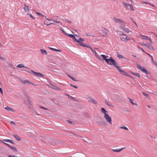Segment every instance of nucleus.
<instances>
[{"instance_id": "nucleus-59", "label": "nucleus", "mask_w": 157, "mask_h": 157, "mask_svg": "<svg viewBox=\"0 0 157 157\" xmlns=\"http://www.w3.org/2000/svg\"><path fill=\"white\" fill-rule=\"evenodd\" d=\"M132 56L133 57H135V58H136V56L134 55H132Z\"/></svg>"}, {"instance_id": "nucleus-5", "label": "nucleus", "mask_w": 157, "mask_h": 157, "mask_svg": "<svg viewBox=\"0 0 157 157\" xmlns=\"http://www.w3.org/2000/svg\"><path fill=\"white\" fill-rule=\"evenodd\" d=\"M109 65H113L114 67L117 64V63L116 62L115 60H114L112 57H109Z\"/></svg>"}, {"instance_id": "nucleus-63", "label": "nucleus", "mask_w": 157, "mask_h": 157, "mask_svg": "<svg viewBox=\"0 0 157 157\" xmlns=\"http://www.w3.org/2000/svg\"><path fill=\"white\" fill-rule=\"evenodd\" d=\"M147 107H148L149 108H150V106L149 105H147Z\"/></svg>"}, {"instance_id": "nucleus-40", "label": "nucleus", "mask_w": 157, "mask_h": 157, "mask_svg": "<svg viewBox=\"0 0 157 157\" xmlns=\"http://www.w3.org/2000/svg\"><path fill=\"white\" fill-rule=\"evenodd\" d=\"M36 13L38 15H40V16L41 17H44V15L43 14L39 13V12H36Z\"/></svg>"}, {"instance_id": "nucleus-41", "label": "nucleus", "mask_w": 157, "mask_h": 157, "mask_svg": "<svg viewBox=\"0 0 157 157\" xmlns=\"http://www.w3.org/2000/svg\"><path fill=\"white\" fill-rule=\"evenodd\" d=\"M105 61L106 62L107 64H109V58L108 59H106L105 60Z\"/></svg>"}, {"instance_id": "nucleus-28", "label": "nucleus", "mask_w": 157, "mask_h": 157, "mask_svg": "<svg viewBox=\"0 0 157 157\" xmlns=\"http://www.w3.org/2000/svg\"><path fill=\"white\" fill-rule=\"evenodd\" d=\"M68 76L71 78V79H72L73 81H77V80L75 78H73L72 77H71V76H70V75H68Z\"/></svg>"}, {"instance_id": "nucleus-39", "label": "nucleus", "mask_w": 157, "mask_h": 157, "mask_svg": "<svg viewBox=\"0 0 157 157\" xmlns=\"http://www.w3.org/2000/svg\"><path fill=\"white\" fill-rule=\"evenodd\" d=\"M129 6L130 7V9L131 10L134 11L133 6L132 5L130 4Z\"/></svg>"}, {"instance_id": "nucleus-38", "label": "nucleus", "mask_w": 157, "mask_h": 157, "mask_svg": "<svg viewBox=\"0 0 157 157\" xmlns=\"http://www.w3.org/2000/svg\"><path fill=\"white\" fill-rule=\"evenodd\" d=\"M27 15H29L31 18L34 19H35V18L33 17V16L32 15L29 14L28 13H27Z\"/></svg>"}, {"instance_id": "nucleus-21", "label": "nucleus", "mask_w": 157, "mask_h": 157, "mask_svg": "<svg viewBox=\"0 0 157 157\" xmlns=\"http://www.w3.org/2000/svg\"><path fill=\"white\" fill-rule=\"evenodd\" d=\"M5 109L8 111H11L12 112H13L14 110L13 109H12L8 106H6L5 108Z\"/></svg>"}, {"instance_id": "nucleus-6", "label": "nucleus", "mask_w": 157, "mask_h": 157, "mask_svg": "<svg viewBox=\"0 0 157 157\" xmlns=\"http://www.w3.org/2000/svg\"><path fill=\"white\" fill-rule=\"evenodd\" d=\"M114 21L116 23L120 24L121 23H124V21L119 18L114 17Z\"/></svg>"}, {"instance_id": "nucleus-43", "label": "nucleus", "mask_w": 157, "mask_h": 157, "mask_svg": "<svg viewBox=\"0 0 157 157\" xmlns=\"http://www.w3.org/2000/svg\"><path fill=\"white\" fill-rule=\"evenodd\" d=\"M70 85L71 86H72L75 88H78V86H74V85H72V84H70Z\"/></svg>"}, {"instance_id": "nucleus-7", "label": "nucleus", "mask_w": 157, "mask_h": 157, "mask_svg": "<svg viewBox=\"0 0 157 157\" xmlns=\"http://www.w3.org/2000/svg\"><path fill=\"white\" fill-rule=\"evenodd\" d=\"M30 71L32 72H33L34 74L36 76L40 78L43 77H44V75L40 73L36 72L31 70H30Z\"/></svg>"}, {"instance_id": "nucleus-14", "label": "nucleus", "mask_w": 157, "mask_h": 157, "mask_svg": "<svg viewBox=\"0 0 157 157\" xmlns=\"http://www.w3.org/2000/svg\"><path fill=\"white\" fill-rule=\"evenodd\" d=\"M21 80V82L23 83H24L25 84L26 83H29V84H32L35 86H36V85L35 84H34L33 83H30L28 80Z\"/></svg>"}, {"instance_id": "nucleus-55", "label": "nucleus", "mask_w": 157, "mask_h": 157, "mask_svg": "<svg viewBox=\"0 0 157 157\" xmlns=\"http://www.w3.org/2000/svg\"><path fill=\"white\" fill-rule=\"evenodd\" d=\"M142 3H143V4H147V3L146 2H142Z\"/></svg>"}, {"instance_id": "nucleus-3", "label": "nucleus", "mask_w": 157, "mask_h": 157, "mask_svg": "<svg viewBox=\"0 0 157 157\" xmlns=\"http://www.w3.org/2000/svg\"><path fill=\"white\" fill-rule=\"evenodd\" d=\"M137 67L138 69L140 70L142 72L145 73L146 75H147L148 74V71L143 67L141 66L139 64L137 65Z\"/></svg>"}, {"instance_id": "nucleus-53", "label": "nucleus", "mask_w": 157, "mask_h": 157, "mask_svg": "<svg viewBox=\"0 0 157 157\" xmlns=\"http://www.w3.org/2000/svg\"><path fill=\"white\" fill-rule=\"evenodd\" d=\"M44 17H45V19L46 20H48V21H50L49 19H48V18H47V17H46V16H44Z\"/></svg>"}, {"instance_id": "nucleus-15", "label": "nucleus", "mask_w": 157, "mask_h": 157, "mask_svg": "<svg viewBox=\"0 0 157 157\" xmlns=\"http://www.w3.org/2000/svg\"><path fill=\"white\" fill-rule=\"evenodd\" d=\"M140 37L141 39L145 40H147L148 39H149L147 36L145 35H141L140 36Z\"/></svg>"}, {"instance_id": "nucleus-45", "label": "nucleus", "mask_w": 157, "mask_h": 157, "mask_svg": "<svg viewBox=\"0 0 157 157\" xmlns=\"http://www.w3.org/2000/svg\"><path fill=\"white\" fill-rule=\"evenodd\" d=\"M8 64L10 66V67H13V65L11 63H8Z\"/></svg>"}, {"instance_id": "nucleus-16", "label": "nucleus", "mask_w": 157, "mask_h": 157, "mask_svg": "<svg viewBox=\"0 0 157 157\" xmlns=\"http://www.w3.org/2000/svg\"><path fill=\"white\" fill-rule=\"evenodd\" d=\"M122 30L126 33H128L130 32V30L128 28L125 27Z\"/></svg>"}, {"instance_id": "nucleus-33", "label": "nucleus", "mask_w": 157, "mask_h": 157, "mask_svg": "<svg viewBox=\"0 0 157 157\" xmlns=\"http://www.w3.org/2000/svg\"><path fill=\"white\" fill-rule=\"evenodd\" d=\"M105 103L106 105H108L109 106H111V107L113 106L112 104L109 103L107 101H105Z\"/></svg>"}, {"instance_id": "nucleus-42", "label": "nucleus", "mask_w": 157, "mask_h": 157, "mask_svg": "<svg viewBox=\"0 0 157 157\" xmlns=\"http://www.w3.org/2000/svg\"><path fill=\"white\" fill-rule=\"evenodd\" d=\"M44 24L46 25H55V23H51L49 24H45V23H44Z\"/></svg>"}, {"instance_id": "nucleus-22", "label": "nucleus", "mask_w": 157, "mask_h": 157, "mask_svg": "<svg viewBox=\"0 0 157 157\" xmlns=\"http://www.w3.org/2000/svg\"><path fill=\"white\" fill-rule=\"evenodd\" d=\"M3 141L5 143V142H7V143H10L12 144H14V143L13 142L12 140H10L8 139H4L3 140Z\"/></svg>"}, {"instance_id": "nucleus-2", "label": "nucleus", "mask_w": 157, "mask_h": 157, "mask_svg": "<svg viewBox=\"0 0 157 157\" xmlns=\"http://www.w3.org/2000/svg\"><path fill=\"white\" fill-rule=\"evenodd\" d=\"M119 35L121 36L120 38L121 40L123 42H126L128 40H131V39L125 34L124 33L119 34Z\"/></svg>"}, {"instance_id": "nucleus-50", "label": "nucleus", "mask_w": 157, "mask_h": 157, "mask_svg": "<svg viewBox=\"0 0 157 157\" xmlns=\"http://www.w3.org/2000/svg\"><path fill=\"white\" fill-rule=\"evenodd\" d=\"M0 92L2 94H3V91L2 89L0 87Z\"/></svg>"}, {"instance_id": "nucleus-56", "label": "nucleus", "mask_w": 157, "mask_h": 157, "mask_svg": "<svg viewBox=\"0 0 157 157\" xmlns=\"http://www.w3.org/2000/svg\"><path fill=\"white\" fill-rule=\"evenodd\" d=\"M148 40H149L151 43H152V42L151 39L149 38V39H148Z\"/></svg>"}, {"instance_id": "nucleus-36", "label": "nucleus", "mask_w": 157, "mask_h": 157, "mask_svg": "<svg viewBox=\"0 0 157 157\" xmlns=\"http://www.w3.org/2000/svg\"><path fill=\"white\" fill-rule=\"evenodd\" d=\"M133 75H136V76L138 77V78H140V75L138 73H132Z\"/></svg>"}, {"instance_id": "nucleus-29", "label": "nucleus", "mask_w": 157, "mask_h": 157, "mask_svg": "<svg viewBox=\"0 0 157 157\" xmlns=\"http://www.w3.org/2000/svg\"><path fill=\"white\" fill-rule=\"evenodd\" d=\"M128 99L132 105H137V104H136L133 102V100L132 99L129 98H128Z\"/></svg>"}, {"instance_id": "nucleus-10", "label": "nucleus", "mask_w": 157, "mask_h": 157, "mask_svg": "<svg viewBox=\"0 0 157 157\" xmlns=\"http://www.w3.org/2000/svg\"><path fill=\"white\" fill-rule=\"evenodd\" d=\"M88 101L89 102H92L94 104H97V102H96L94 100L91 98H87Z\"/></svg>"}, {"instance_id": "nucleus-25", "label": "nucleus", "mask_w": 157, "mask_h": 157, "mask_svg": "<svg viewBox=\"0 0 157 157\" xmlns=\"http://www.w3.org/2000/svg\"><path fill=\"white\" fill-rule=\"evenodd\" d=\"M48 48H49L50 49H51L52 50L56 51V52H61V50H60L57 49H56L55 48H51V47H49Z\"/></svg>"}, {"instance_id": "nucleus-37", "label": "nucleus", "mask_w": 157, "mask_h": 157, "mask_svg": "<svg viewBox=\"0 0 157 157\" xmlns=\"http://www.w3.org/2000/svg\"><path fill=\"white\" fill-rule=\"evenodd\" d=\"M84 47H87V48H90L91 50L92 51V52H93V50L92 48H91L90 47L89 45L85 44V46Z\"/></svg>"}, {"instance_id": "nucleus-30", "label": "nucleus", "mask_w": 157, "mask_h": 157, "mask_svg": "<svg viewBox=\"0 0 157 157\" xmlns=\"http://www.w3.org/2000/svg\"><path fill=\"white\" fill-rule=\"evenodd\" d=\"M120 128L121 129H122L126 130H128V129L127 127H126L125 126H123L120 127Z\"/></svg>"}, {"instance_id": "nucleus-34", "label": "nucleus", "mask_w": 157, "mask_h": 157, "mask_svg": "<svg viewBox=\"0 0 157 157\" xmlns=\"http://www.w3.org/2000/svg\"><path fill=\"white\" fill-rule=\"evenodd\" d=\"M72 38L76 42L78 43V42H79V39H78V40H77L76 38L75 37V36H74V37H72Z\"/></svg>"}, {"instance_id": "nucleus-54", "label": "nucleus", "mask_w": 157, "mask_h": 157, "mask_svg": "<svg viewBox=\"0 0 157 157\" xmlns=\"http://www.w3.org/2000/svg\"><path fill=\"white\" fill-rule=\"evenodd\" d=\"M8 157H15L14 155H9L8 156Z\"/></svg>"}, {"instance_id": "nucleus-58", "label": "nucleus", "mask_w": 157, "mask_h": 157, "mask_svg": "<svg viewBox=\"0 0 157 157\" xmlns=\"http://www.w3.org/2000/svg\"><path fill=\"white\" fill-rule=\"evenodd\" d=\"M152 63L155 65H156L157 66V64H156V62H155L154 61L153 62H152Z\"/></svg>"}, {"instance_id": "nucleus-49", "label": "nucleus", "mask_w": 157, "mask_h": 157, "mask_svg": "<svg viewBox=\"0 0 157 157\" xmlns=\"http://www.w3.org/2000/svg\"><path fill=\"white\" fill-rule=\"evenodd\" d=\"M10 124H13L14 125H15V122H14L13 121H11L10 122Z\"/></svg>"}, {"instance_id": "nucleus-8", "label": "nucleus", "mask_w": 157, "mask_h": 157, "mask_svg": "<svg viewBox=\"0 0 157 157\" xmlns=\"http://www.w3.org/2000/svg\"><path fill=\"white\" fill-rule=\"evenodd\" d=\"M3 144L6 145H7L8 147L10 148L13 151H14L16 152L17 151V150L15 147H13L12 146H10L9 144L3 142Z\"/></svg>"}, {"instance_id": "nucleus-61", "label": "nucleus", "mask_w": 157, "mask_h": 157, "mask_svg": "<svg viewBox=\"0 0 157 157\" xmlns=\"http://www.w3.org/2000/svg\"><path fill=\"white\" fill-rule=\"evenodd\" d=\"M147 55H148V56H150L151 55H150V54H148V53H146Z\"/></svg>"}, {"instance_id": "nucleus-24", "label": "nucleus", "mask_w": 157, "mask_h": 157, "mask_svg": "<svg viewBox=\"0 0 157 157\" xmlns=\"http://www.w3.org/2000/svg\"><path fill=\"white\" fill-rule=\"evenodd\" d=\"M13 136L18 141H20L21 140L20 138L17 135H14Z\"/></svg>"}, {"instance_id": "nucleus-35", "label": "nucleus", "mask_w": 157, "mask_h": 157, "mask_svg": "<svg viewBox=\"0 0 157 157\" xmlns=\"http://www.w3.org/2000/svg\"><path fill=\"white\" fill-rule=\"evenodd\" d=\"M72 38L76 42L78 43V42H79V39H78V40H77L76 38L75 37V36H74V37H72Z\"/></svg>"}, {"instance_id": "nucleus-52", "label": "nucleus", "mask_w": 157, "mask_h": 157, "mask_svg": "<svg viewBox=\"0 0 157 157\" xmlns=\"http://www.w3.org/2000/svg\"><path fill=\"white\" fill-rule=\"evenodd\" d=\"M22 71H26V72H27L29 73H30V71H27V70H22Z\"/></svg>"}, {"instance_id": "nucleus-11", "label": "nucleus", "mask_w": 157, "mask_h": 157, "mask_svg": "<svg viewBox=\"0 0 157 157\" xmlns=\"http://www.w3.org/2000/svg\"><path fill=\"white\" fill-rule=\"evenodd\" d=\"M84 40L83 39H82V38H79V42H78V43H79L80 44V45L84 47L85 46V44L84 43L82 42V41H83Z\"/></svg>"}, {"instance_id": "nucleus-20", "label": "nucleus", "mask_w": 157, "mask_h": 157, "mask_svg": "<svg viewBox=\"0 0 157 157\" xmlns=\"http://www.w3.org/2000/svg\"><path fill=\"white\" fill-rule=\"evenodd\" d=\"M94 54L95 56L99 59H101V58L98 56V54L97 52L95 51L92 52Z\"/></svg>"}, {"instance_id": "nucleus-46", "label": "nucleus", "mask_w": 157, "mask_h": 157, "mask_svg": "<svg viewBox=\"0 0 157 157\" xmlns=\"http://www.w3.org/2000/svg\"><path fill=\"white\" fill-rule=\"evenodd\" d=\"M142 94L144 96H145L146 97L147 96V95H148L147 94H146L145 93L143 92H142Z\"/></svg>"}, {"instance_id": "nucleus-32", "label": "nucleus", "mask_w": 157, "mask_h": 157, "mask_svg": "<svg viewBox=\"0 0 157 157\" xmlns=\"http://www.w3.org/2000/svg\"><path fill=\"white\" fill-rule=\"evenodd\" d=\"M101 56L103 58V59H104L105 60L106 59V58H108V56H107L104 55H101Z\"/></svg>"}, {"instance_id": "nucleus-64", "label": "nucleus", "mask_w": 157, "mask_h": 157, "mask_svg": "<svg viewBox=\"0 0 157 157\" xmlns=\"http://www.w3.org/2000/svg\"><path fill=\"white\" fill-rule=\"evenodd\" d=\"M130 18L131 19V20H132V21H133V18H132V17H130Z\"/></svg>"}, {"instance_id": "nucleus-19", "label": "nucleus", "mask_w": 157, "mask_h": 157, "mask_svg": "<svg viewBox=\"0 0 157 157\" xmlns=\"http://www.w3.org/2000/svg\"><path fill=\"white\" fill-rule=\"evenodd\" d=\"M40 51L42 54H44L46 55H47V53L45 50L43 49H41L40 50Z\"/></svg>"}, {"instance_id": "nucleus-1", "label": "nucleus", "mask_w": 157, "mask_h": 157, "mask_svg": "<svg viewBox=\"0 0 157 157\" xmlns=\"http://www.w3.org/2000/svg\"><path fill=\"white\" fill-rule=\"evenodd\" d=\"M101 111L104 114V118L106 121L110 124H112V119L111 117L109 115L108 112L106 110L105 108H102L101 109Z\"/></svg>"}, {"instance_id": "nucleus-60", "label": "nucleus", "mask_w": 157, "mask_h": 157, "mask_svg": "<svg viewBox=\"0 0 157 157\" xmlns=\"http://www.w3.org/2000/svg\"><path fill=\"white\" fill-rule=\"evenodd\" d=\"M2 59L4 61H5L6 60V59H5V58H2Z\"/></svg>"}, {"instance_id": "nucleus-18", "label": "nucleus", "mask_w": 157, "mask_h": 157, "mask_svg": "<svg viewBox=\"0 0 157 157\" xmlns=\"http://www.w3.org/2000/svg\"><path fill=\"white\" fill-rule=\"evenodd\" d=\"M103 29L105 30V31H103V32H102L103 35L104 36H105L107 35V32L108 31V30L107 29H106L105 28H104Z\"/></svg>"}, {"instance_id": "nucleus-4", "label": "nucleus", "mask_w": 157, "mask_h": 157, "mask_svg": "<svg viewBox=\"0 0 157 157\" xmlns=\"http://www.w3.org/2000/svg\"><path fill=\"white\" fill-rule=\"evenodd\" d=\"M139 44L142 46H146L148 49H149L152 50L153 51L155 50L152 44H149L150 45L149 46L148 44H143L142 43H140Z\"/></svg>"}, {"instance_id": "nucleus-57", "label": "nucleus", "mask_w": 157, "mask_h": 157, "mask_svg": "<svg viewBox=\"0 0 157 157\" xmlns=\"http://www.w3.org/2000/svg\"><path fill=\"white\" fill-rule=\"evenodd\" d=\"M151 59V61H152V62H153L154 61V60L153 58L152 57V58Z\"/></svg>"}, {"instance_id": "nucleus-47", "label": "nucleus", "mask_w": 157, "mask_h": 157, "mask_svg": "<svg viewBox=\"0 0 157 157\" xmlns=\"http://www.w3.org/2000/svg\"><path fill=\"white\" fill-rule=\"evenodd\" d=\"M65 21L66 22H68V23H71V21H69V20H67V19H65Z\"/></svg>"}, {"instance_id": "nucleus-23", "label": "nucleus", "mask_w": 157, "mask_h": 157, "mask_svg": "<svg viewBox=\"0 0 157 157\" xmlns=\"http://www.w3.org/2000/svg\"><path fill=\"white\" fill-rule=\"evenodd\" d=\"M49 20L50 21H52L56 23H60V24H61V22L59 21H57L56 20H55V19L54 18H51V19H49Z\"/></svg>"}, {"instance_id": "nucleus-51", "label": "nucleus", "mask_w": 157, "mask_h": 157, "mask_svg": "<svg viewBox=\"0 0 157 157\" xmlns=\"http://www.w3.org/2000/svg\"><path fill=\"white\" fill-rule=\"evenodd\" d=\"M40 108H42V109H46V110H47L48 109L44 108V107H42V106H40Z\"/></svg>"}, {"instance_id": "nucleus-48", "label": "nucleus", "mask_w": 157, "mask_h": 157, "mask_svg": "<svg viewBox=\"0 0 157 157\" xmlns=\"http://www.w3.org/2000/svg\"><path fill=\"white\" fill-rule=\"evenodd\" d=\"M138 48L140 49L141 50H142L143 52H145V53H146V52H145L144 50L142 48H140V47H138Z\"/></svg>"}, {"instance_id": "nucleus-9", "label": "nucleus", "mask_w": 157, "mask_h": 157, "mask_svg": "<svg viewBox=\"0 0 157 157\" xmlns=\"http://www.w3.org/2000/svg\"><path fill=\"white\" fill-rule=\"evenodd\" d=\"M24 10L25 12H27L28 13L30 10L28 6L26 5L25 4H24Z\"/></svg>"}, {"instance_id": "nucleus-44", "label": "nucleus", "mask_w": 157, "mask_h": 157, "mask_svg": "<svg viewBox=\"0 0 157 157\" xmlns=\"http://www.w3.org/2000/svg\"><path fill=\"white\" fill-rule=\"evenodd\" d=\"M118 57L120 59L122 58H123L122 56L121 55H118Z\"/></svg>"}, {"instance_id": "nucleus-62", "label": "nucleus", "mask_w": 157, "mask_h": 157, "mask_svg": "<svg viewBox=\"0 0 157 157\" xmlns=\"http://www.w3.org/2000/svg\"><path fill=\"white\" fill-rule=\"evenodd\" d=\"M0 142H2V143H3V142H4V141H2L0 140Z\"/></svg>"}, {"instance_id": "nucleus-17", "label": "nucleus", "mask_w": 157, "mask_h": 157, "mask_svg": "<svg viewBox=\"0 0 157 157\" xmlns=\"http://www.w3.org/2000/svg\"><path fill=\"white\" fill-rule=\"evenodd\" d=\"M117 64L118 63H117V64L116 65H115L114 67L117 68L120 72H124V71H122L121 68L120 67L117 66Z\"/></svg>"}, {"instance_id": "nucleus-26", "label": "nucleus", "mask_w": 157, "mask_h": 157, "mask_svg": "<svg viewBox=\"0 0 157 157\" xmlns=\"http://www.w3.org/2000/svg\"><path fill=\"white\" fill-rule=\"evenodd\" d=\"M123 149V148H121V149H112V151L114 152H120V151H121Z\"/></svg>"}, {"instance_id": "nucleus-12", "label": "nucleus", "mask_w": 157, "mask_h": 157, "mask_svg": "<svg viewBox=\"0 0 157 157\" xmlns=\"http://www.w3.org/2000/svg\"><path fill=\"white\" fill-rule=\"evenodd\" d=\"M127 23L124 21V23H121L119 25V27L122 30L124 27V25Z\"/></svg>"}, {"instance_id": "nucleus-27", "label": "nucleus", "mask_w": 157, "mask_h": 157, "mask_svg": "<svg viewBox=\"0 0 157 157\" xmlns=\"http://www.w3.org/2000/svg\"><path fill=\"white\" fill-rule=\"evenodd\" d=\"M122 3L123 4V5L125 6V7L126 8H128V6H129V5H130L129 4H127L124 1Z\"/></svg>"}, {"instance_id": "nucleus-31", "label": "nucleus", "mask_w": 157, "mask_h": 157, "mask_svg": "<svg viewBox=\"0 0 157 157\" xmlns=\"http://www.w3.org/2000/svg\"><path fill=\"white\" fill-rule=\"evenodd\" d=\"M65 35H66L70 37H71L72 38V37H74V35H72V34H67V33H65Z\"/></svg>"}, {"instance_id": "nucleus-13", "label": "nucleus", "mask_w": 157, "mask_h": 157, "mask_svg": "<svg viewBox=\"0 0 157 157\" xmlns=\"http://www.w3.org/2000/svg\"><path fill=\"white\" fill-rule=\"evenodd\" d=\"M17 67H18L20 68L23 67V68H27L29 70H30V69L29 68H28L27 67H26V66H25L22 64H18L17 66Z\"/></svg>"}]
</instances>
